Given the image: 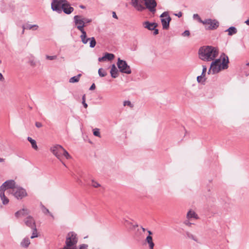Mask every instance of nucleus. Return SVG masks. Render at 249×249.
Listing matches in <instances>:
<instances>
[{
	"label": "nucleus",
	"instance_id": "f704fd0d",
	"mask_svg": "<svg viewBox=\"0 0 249 249\" xmlns=\"http://www.w3.org/2000/svg\"><path fill=\"white\" fill-rule=\"evenodd\" d=\"M46 58L47 59L53 60L56 59L57 58V56L56 55L49 56V55H47L46 56Z\"/></svg>",
	"mask_w": 249,
	"mask_h": 249
},
{
	"label": "nucleus",
	"instance_id": "3c124183",
	"mask_svg": "<svg viewBox=\"0 0 249 249\" xmlns=\"http://www.w3.org/2000/svg\"><path fill=\"white\" fill-rule=\"evenodd\" d=\"M82 100H83V101H85V100H86V96H85V95H84L83 97H82Z\"/></svg>",
	"mask_w": 249,
	"mask_h": 249
},
{
	"label": "nucleus",
	"instance_id": "79ce46f5",
	"mask_svg": "<svg viewBox=\"0 0 249 249\" xmlns=\"http://www.w3.org/2000/svg\"><path fill=\"white\" fill-rule=\"evenodd\" d=\"M153 30L154 31V33H153V34H154V35H156L158 34V33H159V31H158V29H156L155 28V29H154V30Z\"/></svg>",
	"mask_w": 249,
	"mask_h": 249
},
{
	"label": "nucleus",
	"instance_id": "e433bc0d",
	"mask_svg": "<svg viewBox=\"0 0 249 249\" xmlns=\"http://www.w3.org/2000/svg\"><path fill=\"white\" fill-rule=\"evenodd\" d=\"M207 71V67L205 66H203V70L202 75H205L206 72Z\"/></svg>",
	"mask_w": 249,
	"mask_h": 249
},
{
	"label": "nucleus",
	"instance_id": "2f4dec72",
	"mask_svg": "<svg viewBox=\"0 0 249 249\" xmlns=\"http://www.w3.org/2000/svg\"><path fill=\"white\" fill-rule=\"evenodd\" d=\"M194 18H196V19H197L198 20V22H200V23H202V22L203 21V20H202L201 18H200V17L198 16V14H194Z\"/></svg>",
	"mask_w": 249,
	"mask_h": 249
},
{
	"label": "nucleus",
	"instance_id": "6ab92c4d",
	"mask_svg": "<svg viewBox=\"0 0 249 249\" xmlns=\"http://www.w3.org/2000/svg\"><path fill=\"white\" fill-rule=\"evenodd\" d=\"M146 241L149 245L150 249H153L154 246V243L153 242L152 237L150 235L147 236Z\"/></svg>",
	"mask_w": 249,
	"mask_h": 249
},
{
	"label": "nucleus",
	"instance_id": "ddd939ff",
	"mask_svg": "<svg viewBox=\"0 0 249 249\" xmlns=\"http://www.w3.org/2000/svg\"><path fill=\"white\" fill-rule=\"evenodd\" d=\"M30 213V211L26 208H23L15 213V216L18 218H21L25 216Z\"/></svg>",
	"mask_w": 249,
	"mask_h": 249
},
{
	"label": "nucleus",
	"instance_id": "f8f14e48",
	"mask_svg": "<svg viewBox=\"0 0 249 249\" xmlns=\"http://www.w3.org/2000/svg\"><path fill=\"white\" fill-rule=\"evenodd\" d=\"M25 224L28 227L35 228L36 227V224L34 218L31 216H28L24 219Z\"/></svg>",
	"mask_w": 249,
	"mask_h": 249
},
{
	"label": "nucleus",
	"instance_id": "37998d69",
	"mask_svg": "<svg viewBox=\"0 0 249 249\" xmlns=\"http://www.w3.org/2000/svg\"><path fill=\"white\" fill-rule=\"evenodd\" d=\"M4 80V78L2 76V74L0 73V81H3Z\"/></svg>",
	"mask_w": 249,
	"mask_h": 249
},
{
	"label": "nucleus",
	"instance_id": "20e7f679",
	"mask_svg": "<svg viewBox=\"0 0 249 249\" xmlns=\"http://www.w3.org/2000/svg\"><path fill=\"white\" fill-rule=\"evenodd\" d=\"M52 9L59 13L62 11L66 14H70L73 11V8L71 7L70 4L66 0H53L51 4Z\"/></svg>",
	"mask_w": 249,
	"mask_h": 249
},
{
	"label": "nucleus",
	"instance_id": "dca6fc26",
	"mask_svg": "<svg viewBox=\"0 0 249 249\" xmlns=\"http://www.w3.org/2000/svg\"><path fill=\"white\" fill-rule=\"evenodd\" d=\"M110 74L113 78H116L118 76V70L115 65L112 66Z\"/></svg>",
	"mask_w": 249,
	"mask_h": 249
},
{
	"label": "nucleus",
	"instance_id": "58836bf2",
	"mask_svg": "<svg viewBox=\"0 0 249 249\" xmlns=\"http://www.w3.org/2000/svg\"><path fill=\"white\" fill-rule=\"evenodd\" d=\"M36 126L38 127V128H39V127H42V125L41 124V123H39V122H36Z\"/></svg>",
	"mask_w": 249,
	"mask_h": 249
},
{
	"label": "nucleus",
	"instance_id": "cd10ccee",
	"mask_svg": "<svg viewBox=\"0 0 249 249\" xmlns=\"http://www.w3.org/2000/svg\"><path fill=\"white\" fill-rule=\"evenodd\" d=\"M197 81L198 83H204L205 81V75H201L197 77Z\"/></svg>",
	"mask_w": 249,
	"mask_h": 249
},
{
	"label": "nucleus",
	"instance_id": "39448f33",
	"mask_svg": "<svg viewBox=\"0 0 249 249\" xmlns=\"http://www.w3.org/2000/svg\"><path fill=\"white\" fill-rule=\"evenodd\" d=\"M202 23L205 26V28L207 30H215L219 26V22L217 20L211 18L203 20Z\"/></svg>",
	"mask_w": 249,
	"mask_h": 249
},
{
	"label": "nucleus",
	"instance_id": "b1692460",
	"mask_svg": "<svg viewBox=\"0 0 249 249\" xmlns=\"http://www.w3.org/2000/svg\"><path fill=\"white\" fill-rule=\"evenodd\" d=\"M38 28V25H27L26 27V29L28 30H36Z\"/></svg>",
	"mask_w": 249,
	"mask_h": 249
},
{
	"label": "nucleus",
	"instance_id": "f3484780",
	"mask_svg": "<svg viewBox=\"0 0 249 249\" xmlns=\"http://www.w3.org/2000/svg\"><path fill=\"white\" fill-rule=\"evenodd\" d=\"M27 140L31 143L32 148L36 151L38 150V148L36 144V141L35 140H33L32 138L29 137H28Z\"/></svg>",
	"mask_w": 249,
	"mask_h": 249
},
{
	"label": "nucleus",
	"instance_id": "a19ab883",
	"mask_svg": "<svg viewBox=\"0 0 249 249\" xmlns=\"http://www.w3.org/2000/svg\"><path fill=\"white\" fill-rule=\"evenodd\" d=\"M95 89V85L94 84H93L91 87H90V90H93Z\"/></svg>",
	"mask_w": 249,
	"mask_h": 249
},
{
	"label": "nucleus",
	"instance_id": "423d86ee",
	"mask_svg": "<svg viewBox=\"0 0 249 249\" xmlns=\"http://www.w3.org/2000/svg\"><path fill=\"white\" fill-rule=\"evenodd\" d=\"M64 148L60 145H55L52 146L50 150L53 154L60 160L62 164L65 166V163L62 160V152L64 150Z\"/></svg>",
	"mask_w": 249,
	"mask_h": 249
},
{
	"label": "nucleus",
	"instance_id": "c9c22d12",
	"mask_svg": "<svg viewBox=\"0 0 249 249\" xmlns=\"http://www.w3.org/2000/svg\"><path fill=\"white\" fill-rule=\"evenodd\" d=\"M190 35V33L189 30H186L182 34L183 36H189Z\"/></svg>",
	"mask_w": 249,
	"mask_h": 249
},
{
	"label": "nucleus",
	"instance_id": "4be33fe9",
	"mask_svg": "<svg viewBox=\"0 0 249 249\" xmlns=\"http://www.w3.org/2000/svg\"><path fill=\"white\" fill-rule=\"evenodd\" d=\"M226 32H228V35L229 36H232L237 32L236 29L234 27H231L228 29H227Z\"/></svg>",
	"mask_w": 249,
	"mask_h": 249
},
{
	"label": "nucleus",
	"instance_id": "393cba45",
	"mask_svg": "<svg viewBox=\"0 0 249 249\" xmlns=\"http://www.w3.org/2000/svg\"><path fill=\"white\" fill-rule=\"evenodd\" d=\"M89 40L90 41V47L91 48L94 47L96 44L95 38L93 37L89 38Z\"/></svg>",
	"mask_w": 249,
	"mask_h": 249
},
{
	"label": "nucleus",
	"instance_id": "7c9ffc66",
	"mask_svg": "<svg viewBox=\"0 0 249 249\" xmlns=\"http://www.w3.org/2000/svg\"><path fill=\"white\" fill-rule=\"evenodd\" d=\"M93 134L96 136L101 137L100 133L98 129H95L93 130Z\"/></svg>",
	"mask_w": 249,
	"mask_h": 249
},
{
	"label": "nucleus",
	"instance_id": "5701e85b",
	"mask_svg": "<svg viewBox=\"0 0 249 249\" xmlns=\"http://www.w3.org/2000/svg\"><path fill=\"white\" fill-rule=\"evenodd\" d=\"M81 74H79L76 76L72 77L71 78H70L69 82L70 83L77 82L79 81L80 77H81Z\"/></svg>",
	"mask_w": 249,
	"mask_h": 249
},
{
	"label": "nucleus",
	"instance_id": "8fccbe9b",
	"mask_svg": "<svg viewBox=\"0 0 249 249\" xmlns=\"http://www.w3.org/2000/svg\"><path fill=\"white\" fill-rule=\"evenodd\" d=\"M148 233L149 234V235L151 236V235L152 234V232L150 231H148Z\"/></svg>",
	"mask_w": 249,
	"mask_h": 249
},
{
	"label": "nucleus",
	"instance_id": "ea45409f",
	"mask_svg": "<svg viewBox=\"0 0 249 249\" xmlns=\"http://www.w3.org/2000/svg\"><path fill=\"white\" fill-rule=\"evenodd\" d=\"M88 246L86 245H82L79 249H87Z\"/></svg>",
	"mask_w": 249,
	"mask_h": 249
},
{
	"label": "nucleus",
	"instance_id": "7ed1b4c3",
	"mask_svg": "<svg viewBox=\"0 0 249 249\" xmlns=\"http://www.w3.org/2000/svg\"><path fill=\"white\" fill-rule=\"evenodd\" d=\"M218 50L212 46H203L199 50V58L204 61H210L213 60L218 55Z\"/></svg>",
	"mask_w": 249,
	"mask_h": 249
},
{
	"label": "nucleus",
	"instance_id": "5fc2aeb1",
	"mask_svg": "<svg viewBox=\"0 0 249 249\" xmlns=\"http://www.w3.org/2000/svg\"><path fill=\"white\" fill-rule=\"evenodd\" d=\"M142 231H145V229L144 228H142Z\"/></svg>",
	"mask_w": 249,
	"mask_h": 249
},
{
	"label": "nucleus",
	"instance_id": "2eb2a0df",
	"mask_svg": "<svg viewBox=\"0 0 249 249\" xmlns=\"http://www.w3.org/2000/svg\"><path fill=\"white\" fill-rule=\"evenodd\" d=\"M143 26L144 28L148 29L149 30H153L157 26V24L155 23H150L148 21L144 22Z\"/></svg>",
	"mask_w": 249,
	"mask_h": 249
},
{
	"label": "nucleus",
	"instance_id": "aec40b11",
	"mask_svg": "<svg viewBox=\"0 0 249 249\" xmlns=\"http://www.w3.org/2000/svg\"><path fill=\"white\" fill-rule=\"evenodd\" d=\"M82 33V35L80 36V38L81 39L82 42L84 44L87 43L88 40H89V38H87V34L85 31L81 32Z\"/></svg>",
	"mask_w": 249,
	"mask_h": 249
},
{
	"label": "nucleus",
	"instance_id": "603ef678",
	"mask_svg": "<svg viewBox=\"0 0 249 249\" xmlns=\"http://www.w3.org/2000/svg\"><path fill=\"white\" fill-rule=\"evenodd\" d=\"M25 29H26V27H24V26H23V31H22V34H24V30H25Z\"/></svg>",
	"mask_w": 249,
	"mask_h": 249
},
{
	"label": "nucleus",
	"instance_id": "72a5a7b5",
	"mask_svg": "<svg viewBox=\"0 0 249 249\" xmlns=\"http://www.w3.org/2000/svg\"><path fill=\"white\" fill-rule=\"evenodd\" d=\"M124 106H129L130 107H133V106L131 104V102L129 101H125L124 102Z\"/></svg>",
	"mask_w": 249,
	"mask_h": 249
},
{
	"label": "nucleus",
	"instance_id": "c756f323",
	"mask_svg": "<svg viewBox=\"0 0 249 249\" xmlns=\"http://www.w3.org/2000/svg\"><path fill=\"white\" fill-rule=\"evenodd\" d=\"M41 210L44 213L46 214H50L51 215H52V214L50 213L49 210L45 207V206L43 205H41Z\"/></svg>",
	"mask_w": 249,
	"mask_h": 249
},
{
	"label": "nucleus",
	"instance_id": "864d4df0",
	"mask_svg": "<svg viewBox=\"0 0 249 249\" xmlns=\"http://www.w3.org/2000/svg\"><path fill=\"white\" fill-rule=\"evenodd\" d=\"M185 224L186 225H190V224L189 223V222H185Z\"/></svg>",
	"mask_w": 249,
	"mask_h": 249
},
{
	"label": "nucleus",
	"instance_id": "1a4fd4ad",
	"mask_svg": "<svg viewBox=\"0 0 249 249\" xmlns=\"http://www.w3.org/2000/svg\"><path fill=\"white\" fill-rule=\"evenodd\" d=\"M74 20L75 24L77 25V29L81 32L85 31L84 30L85 23L83 18L80 16H75L74 17Z\"/></svg>",
	"mask_w": 249,
	"mask_h": 249
},
{
	"label": "nucleus",
	"instance_id": "9d476101",
	"mask_svg": "<svg viewBox=\"0 0 249 249\" xmlns=\"http://www.w3.org/2000/svg\"><path fill=\"white\" fill-rule=\"evenodd\" d=\"M131 4L138 11H142L145 9L144 0H131Z\"/></svg>",
	"mask_w": 249,
	"mask_h": 249
},
{
	"label": "nucleus",
	"instance_id": "de8ad7c7",
	"mask_svg": "<svg viewBox=\"0 0 249 249\" xmlns=\"http://www.w3.org/2000/svg\"><path fill=\"white\" fill-rule=\"evenodd\" d=\"M176 15L178 16V17H180L182 16V13L181 12H179L178 15Z\"/></svg>",
	"mask_w": 249,
	"mask_h": 249
},
{
	"label": "nucleus",
	"instance_id": "f257e3e1",
	"mask_svg": "<svg viewBox=\"0 0 249 249\" xmlns=\"http://www.w3.org/2000/svg\"><path fill=\"white\" fill-rule=\"evenodd\" d=\"M7 194H12L16 198L21 199L27 196L26 190L23 188L16 185L13 180L5 181L0 187V197L3 204L9 203V199L6 196Z\"/></svg>",
	"mask_w": 249,
	"mask_h": 249
},
{
	"label": "nucleus",
	"instance_id": "412c9836",
	"mask_svg": "<svg viewBox=\"0 0 249 249\" xmlns=\"http://www.w3.org/2000/svg\"><path fill=\"white\" fill-rule=\"evenodd\" d=\"M187 218L188 219L192 218L197 219V216L195 212L193 211H189L187 214Z\"/></svg>",
	"mask_w": 249,
	"mask_h": 249
},
{
	"label": "nucleus",
	"instance_id": "49530a36",
	"mask_svg": "<svg viewBox=\"0 0 249 249\" xmlns=\"http://www.w3.org/2000/svg\"><path fill=\"white\" fill-rule=\"evenodd\" d=\"M245 23L248 25H249V19H247L245 22Z\"/></svg>",
	"mask_w": 249,
	"mask_h": 249
},
{
	"label": "nucleus",
	"instance_id": "09e8293b",
	"mask_svg": "<svg viewBox=\"0 0 249 249\" xmlns=\"http://www.w3.org/2000/svg\"><path fill=\"white\" fill-rule=\"evenodd\" d=\"M4 161V159L3 158H0V162H2Z\"/></svg>",
	"mask_w": 249,
	"mask_h": 249
},
{
	"label": "nucleus",
	"instance_id": "a211bd4d",
	"mask_svg": "<svg viewBox=\"0 0 249 249\" xmlns=\"http://www.w3.org/2000/svg\"><path fill=\"white\" fill-rule=\"evenodd\" d=\"M30 244V241L29 238H24L20 243L21 246L23 248H27Z\"/></svg>",
	"mask_w": 249,
	"mask_h": 249
},
{
	"label": "nucleus",
	"instance_id": "473e14b6",
	"mask_svg": "<svg viewBox=\"0 0 249 249\" xmlns=\"http://www.w3.org/2000/svg\"><path fill=\"white\" fill-rule=\"evenodd\" d=\"M91 185L95 188L99 187L100 186L98 182L93 180H92Z\"/></svg>",
	"mask_w": 249,
	"mask_h": 249
},
{
	"label": "nucleus",
	"instance_id": "4468645a",
	"mask_svg": "<svg viewBox=\"0 0 249 249\" xmlns=\"http://www.w3.org/2000/svg\"><path fill=\"white\" fill-rule=\"evenodd\" d=\"M114 55L112 53H106L105 55L102 57H100L98 58V61L100 62L105 61L107 60H111L114 59Z\"/></svg>",
	"mask_w": 249,
	"mask_h": 249
},
{
	"label": "nucleus",
	"instance_id": "f03ea898",
	"mask_svg": "<svg viewBox=\"0 0 249 249\" xmlns=\"http://www.w3.org/2000/svg\"><path fill=\"white\" fill-rule=\"evenodd\" d=\"M229 59L225 55H221L218 59L213 61L209 70L208 73L215 74L228 68Z\"/></svg>",
	"mask_w": 249,
	"mask_h": 249
},
{
	"label": "nucleus",
	"instance_id": "bb28decb",
	"mask_svg": "<svg viewBox=\"0 0 249 249\" xmlns=\"http://www.w3.org/2000/svg\"><path fill=\"white\" fill-rule=\"evenodd\" d=\"M98 73L101 77H104L107 74L106 71L102 68L99 69Z\"/></svg>",
	"mask_w": 249,
	"mask_h": 249
},
{
	"label": "nucleus",
	"instance_id": "a18cd8bd",
	"mask_svg": "<svg viewBox=\"0 0 249 249\" xmlns=\"http://www.w3.org/2000/svg\"><path fill=\"white\" fill-rule=\"evenodd\" d=\"M82 103H83L85 108H87L88 107V105L86 103L85 101H83L82 102Z\"/></svg>",
	"mask_w": 249,
	"mask_h": 249
},
{
	"label": "nucleus",
	"instance_id": "a878e982",
	"mask_svg": "<svg viewBox=\"0 0 249 249\" xmlns=\"http://www.w3.org/2000/svg\"><path fill=\"white\" fill-rule=\"evenodd\" d=\"M63 156H64L66 159L68 160L71 158V155L65 149H64V150L62 152V157Z\"/></svg>",
	"mask_w": 249,
	"mask_h": 249
},
{
	"label": "nucleus",
	"instance_id": "c85d7f7f",
	"mask_svg": "<svg viewBox=\"0 0 249 249\" xmlns=\"http://www.w3.org/2000/svg\"><path fill=\"white\" fill-rule=\"evenodd\" d=\"M31 229H32L33 230V232L32 233V235L31 237V238L33 239V238L37 237L38 235H37V230H36V227H35V228H32Z\"/></svg>",
	"mask_w": 249,
	"mask_h": 249
},
{
	"label": "nucleus",
	"instance_id": "0eeeda50",
	"mask_svg": "<svg viewBox=\"0 0 249 249\" xmlns=\"http://www.w3.org/2000/svg\"><path fill=\"white\" fill-rule=\"evenodd\" d=\"M117 66L121 72L126 74H130L131 73V71L129 66L127 65L125 61L122 60L120 59V58H118Z\"/></svg>",
	"mask_w": 249,
	"mask_h": 249
},
{
	"label": "nucleus",
	"instance_id": "6e6552de",
	"mask_svg": "<svg viewBox=\"0 0 249 249\" xmlns=\"http://www.w3.org/2000/svg\"><path fill=\"white\" fill-rule=\"evenodd\" d=\"M161 21L163 29H168L169 26V23L171 20L167 12L163 13L161 16Z\"/></svg>",
	"mask_w": 249,
	"mask_h": 249
},
{
	"label": "nucleus",
	"instance_id": "c03bdc74",
	"mask_svg": "<svg viewBox=\"0 0 249 249\" xmlns=\"http://www.w3.org/2000/svg\"><path fill=\"white\" fill-rule=\"evenodd\" d=\"M112 16L114 18L117 19L118 17L116 14V13L115 12H113L112 13Z\"/></svg>",
	"mask_w": 249,
	"mask_h": 249
},
{
	"label": "nucleus",
	"instance_id": "4c0bfd02",
	"mask_svg": "<svg viewBox=\"0 0 249 249\" xmlns=\"http://www.w3.org/2000/svg\"><path fill=\"white\" fill-rule=\"evenodd\" d=\"M83 19L84 20V23L85 24L86 23H89L91 22V20L90 19H88V18H83Z\"/></svg>",
	"mask_w": 249,
	"mask_h": 249
},
{
	"label": "nucleus",
	"instance_id": "9b49d317",
	"mask_svg": "<svg viewBox=\"0 0 249 249\" xmlns=\"http://www.w3.org/2000/svg\"><path fill=\"white\" fill-rule=\"evenodd\" d=\"M145 8H147L150 12H155L157 3L155 0H144Z\"/></svg>",
	"mask_w": 249,
	"mask_h": 249
}]
</instances>
